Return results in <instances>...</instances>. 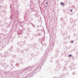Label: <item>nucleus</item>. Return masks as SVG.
I'll use <instances>...</instances> for the list:
<instances>
[{
  "instance_id": "obj_7",
  "label": "nucleus",
  "mask_w": 78,
  "mask_h": 78,
  "mask_svg": "<svg viewBox=\"0 0 78 78\" xmlns=\"http://www.w3.org/2000/svg\"><path fill=\"white\" fill-rule=\"evenodd\" d=\"M33 47H34L35 48V49H38L39 48L36 46V43H33Z\"/></svg>"
},
{
  "instance_id": "obj_15",
  "label": "nucleus",
  "mask_w": 78,
  "mask_h": 78,
  "mask_svg": "<svg viewBox=\"0 0 78 78\" xmlns=\"http://www.w3.org/2000/svg\"><path fill=\"white\" fill-rule=\"evenodd\" d=\"M4 66L5 69H7V68L8 67V65H4Z\"/></svg>"
},
{
  "instance_id": "obj_44",
  "label": "nucleus",
  "mask_w": 78,
  "mask_h": 78,
  "mask_svg": "<svg viewBox=\"0 0 78 78\" xmlns=\"http://www.w3.org/2000/svg\"><path fill=\"white\" fill-rule=\"evenodd\" d=\"M76 56H78V52L76 53Z\"/></svg>"
},
{
  "instance_id": "obj_33",
  "label": "nucleus",
  "mask_w": 78,
  "mask_h": 78,
  "mask_svg": "<svg viewBox=\"0 0 78 78\" xmlns=\"http://www.w3.org/2000/svg\"><path fill=\"white\" fill-rule=\"evenodd\" d=\"M16 66H17V67H19V63H17L16 64Z\"/></svg>"
},
{
  "instance_id": "obj_16",
  "label": "nucleus",
  "mask_w": 78,
  "mask_h": 78,
  "mask_svg": "<svg viewBox=\"0 0 78 78\" xmlns=\"http://www.w3.org/2000/svg\"><path fill=\"white\" fill-rule=\"evenodd\" d=\"M5 46L3 45L2 46H2H0V51L2 50H3V47H4Z\"/></svg>"
},
{
  "instance_id": "obj_55",
  "label": "nucleus",
  "mask_w": 78,
  "mask_h": 78,
  "mask_svg": "<svg viewBox=\"0 0 78 78\" xmlns=\"http://www.w3.org/2000/svg\"><path fill=\"white\" fill-rule=\"evenodd\" d=\"M1 43V39H0V44Z\"/></svg>"
},
{
  "instance_id": "obj_50",
  "label": "nucleus",
  "mask_w": 78,
  "mask_h": 78,
  "mask_svg": "<svg viewBox=\"0 0 78 78\" xmlns=\"http://www.w3.org/2000/svg\"><path fill=\"white\" fill-rule=\"evenodd\" d=\"M71 12H72V11H73V10H72V9H71L70 10Z\"/></svg>"
},
{
  "instance_id": "obj_12",
  "label": "nucleus",
  "mask_w": 78,
  "mask_h": 78,
  "mask_svg": "<svg viewBox=\"0 0 78 78\" xmlns=\"http://www.w3.org/2000/svg\"><path fill=\"white\" fill-rule=\"evenodd\" d=\"M66 76V74H62L61 76V78H65V77Z\"/></svg>"
},
{
  "instance_id": "obj_31",
  "label": "nucleus",
  "mask_w": 78,
  "mask_h": 78,
  "mask_svg": "<svg viewBox=\"0 0 78 78\" xmlns=\"http://www.w3.org/2000/svg\"><path fill=\"white\" fill-rule=\"evenodd\" d=\"M60 20L61 21H62V22H64V20H63V19H62V18H61Z\"/></svg>"
},
{
  "instance_id": "obj_19",
  "label": "nucleus",
  "mask_w": 78,
  "mask_h": 78,
  "mask_svg": "<svg viewBox=\"0 0 78 78\" xmlns=\"http://www.w3.org/2000/svg\"><path fill=\"white\" fill-rule=\"evenodd\" d=\"M34 16H35L36 18H37L38 17V14L37 13L35 14Z\"/></svg>"
},
{
  "instance_id": "obj_49",
  "label": "nucleus",
  "mask_w": 78,
  "mask_h": 78,
  "mask_svg": "<svg viewBox=\"0 0 78 78\" xmlns=\"http://www.w3.org/2000/svg\"><path fill=\"white\" fill-rule=\"evenodd\" d=\"M30 24H31V25H32V26H33L34 25L33 23H30Z\"/></svg>"
},
{
  "instance_id": "obj_21",
  "label": "nucleus",
  "mask_w": 78,
  "mask_h": 78,
  "mask_svg": "<svg viewBox=\"0 0 78 78\" xmlns=\"http://www.w3.org/2000/svg\"><path fill=\"white\" fill-rule=\"evenodd\" d=\"M27 46L28 48H31V45L27 44Z\"/></svg>"
},
{
  "instance_id": "obj_20",
  "label": "nucleus",
  "mask_w": 78,
  "mask_h": 78,
  "mask_svg": "<svg viewBox=\"0 0 78 78\" xmlns=\"http://www.w3.org/2000/svg\"><path fill=\"white\" fill-rule=\"evenodd\" d=\"M19 51H20V50H19V49H16V53H19Z\"/></svg>"
},
{
  "instance_id": "obj_62",
  "label": "nucleus",
  "mask_w": 78,
  "mask_h": 78,
  "mask_svg": "<svg viewBox=\"0 0 78 78\" xmlns=\"http://www.w3.org/2000/svg\"><path fill=\"white\" fill-rule=\"evenodd\" d=\"M50 62H52V60H50Z\"/></svg>"
},
{
  "instance_id": "obj_2",
  "label": "nucleus",
  "mask_w": 78,
  "mask_h": 78,
  "mask_svg": "<svg viewBox=\"0 0 78 78\" xmlns=\"http://www.w3.org/2000/svg\"><path fill=\"white\" fill-rule=\"evenodd\" d=\"M55 40H54V38H52V41H51V44H49V46L48 48V51H49V52H50L51 51H52L53 50V46L55 45Z\"/></svg>"
},
{
  "instance_id": "obj_58",
  "label": "nucleus",
  "mask_w": 78,
  "mask_h": 78,
  "mask_svg": "<svg viewBox=\"0 0 78 78\" xmlns=\"http://www.w3.org/2000/svg\"><path fill=\"white\" fill-rule=\"evenodd\" d=\"M37 26L38 27V28H39V26L37 25Z\"/></svg>"
},
{
  "instance_id": "obj_24",
  "label": "nucleus",
  "mask_w": 78,
  "mask_h": 78,
  "mask_svg": "<svg viewBox=\"0 0 78 78\" xmlns=\"http://www.w3.org/2000/svg\"><path fill=\"white\" fill-rule=\"evenodd\" d=\"M24 50L26 51H29V48H28L26 49H24Z\"/></svg>"
},
{
  "instance_id": "obj_51",
  "label": "nucleus",
  "mask_w": 78,
  "mask_h": 78,
  "mask_svg": "<svg viewBox=\"0 0 78 78\" xmlns=\"http://www.w3.org/2000/svg\"><path fill=\"white\" fill-rule=\"evenodd\" d=\"M27 30H28V31H30V28H28L27 29Z\"/></svg>"
},
{
  "instance_id": "obj_18",
  "label": "nucleus",
  "mask_w": 78,
  "mask_h": 78,
  "mask_svg": "<svg viewBox=\"0 0 78 78\" xmlns=\"http://www.w3.org/2000/svg\"><path fill=\"white\" fill-rule=\"evenodd\" d=\"M22 42H19L17 43V44L18 45H19V46H20V44H22Z\"/></svg>"
},
{
  "instance_id": "obj_59",
  "label": "nucleus",
  "mask_w": 78,
  "mask_h": 78,
  "mask_svg": "<svg viewBox=\"0 0 78 78\" xmlns=\"http://www.w3.org/2000/svg\"><path fill=\"white\" fill-rule=\"evenodd\" d=\"M10 75H11L12 76V73H11Z\"/></svg>"
},
{
  "instance_id": "obj_40",
  "label": "nucleus",
  "mask_w": 78,
  "mask_h": 78,
  "mask_svg": "<svg viewBox=\"0 0 78 78\" xmlns=\"http://www.w3.org/2000/svg\"><path fill=\"white\" fill-rule=\"evenodd\" d=\"M72 56V55L71 54H70L68 56L69 58H70V57H71V56Z\"/></svg>"
},
{
  "instance_id": "obj_63",
  "label": "nucleus",
  "mask_w": 78,
  "mask_h": 78,
  "mask_svg": "<svg viewBox=\"0 0 78 78\" xmlns=\"http://www.w3.org/2000/svg\"><path fill=\"white\" fill-rule=\"evenodd\" d=\"M47 5H45V7H46V8H47Z\"/></svg>"
},
{
  "instance_id": "obj_61",
  "label": "nucleus",
  "mask_w": 78,
  "mask_h": 78,
  "mask_svg": "<svg viewBox=\"0 0 78 78\" xmlns=\"http://www.w3.org/2000/svg\"><path fill=\"white\" fill-rule=\"evenodd\" d=\"M53 78H57V77H53Z\"/></svg>"
},
{
  "instance_id": "obj_27",
  "label": "nucleus",
  "mask_w": 78,
  "mask_h": 78,
  "mask_svg": "<svg viewBox=\"0 0 78 78\" xmlns=\"http://www.w3.org/2000/svg\"><path fill=\"white\" fill-rule=\"evenodd\" d=\"M20 47H23V44L21 43L20 45Z\"/></svg>"
},
{
  "instance_id": "obj_36",
  "label": "nucleus",
  "mask_w": 78,
  "mask_h": 78,
  "mask_svg": "<svg viewBox=\"0 0 78 78\" xmlns=\"http://www.w3.org/2000/svg\"><path fill=\"white\" fill-rule=\"evenodd\" d=\"M23 44H26V41H23Z\"/></svg>"
},
{
  "instance_id": "obj_26",
  "label": "nucleus",
  "mask_w": 78,
  "mask_h": 78,
  "mask_svg": "<svg viewBox=\"0 0 78 78\" xmlns=\"http://www.w3.org/2000/svg\"><path fill=\"white\" fill-rule=\"evenodd\" d=\"M20 52L21 53L23 54V53H24V50H21L20 51Z\"/></svg>"
},
{
  "instance_id": "obj_1",
  "label": "nucleus",
  "mask_w": 78,
  "mask_h": 78,
  "mask_svg": "<svg viewBox=\"0 0 78 78\" xmlns=\"http://www.w3.org/2000/svg\"><path fill=\"white\" fill-rule=\"evenodd\" d=\"M33 67H34V66L27 67L26 68H23V70L22 72H15L14 73V74L16 76V78H19L20 75L21 77H23V76H24L25 75V73H27V70H29V71H31L33 69Z\"/></svg>"
},
{
  "instance_id": "obj_57",
  "label": "nucleus",
  "mask_w": 78,
  "mask_h": 78,
  "mask_svg": "<svg viewBox=\"0 0 78 78\" xmlns=\"http://www.w3.org/2000/svg\"><path fill=\"white\" fill-rule=\"evenodd\" d=\"M72 65H73V66H75V65H74V64H73Z\"/></svg>"
},
{
  "instance_id": "obj_8",
  "label": "nucleus",
  "mask_w": 78,
  "mask_h": 78,
  "mask_svg": "<svg viewBox=\"0 0 78 78\" xmlns=\"http://www.w3.org/2000/svg\"><path fill=\"white\" fill-rule=\"evenodd\" d=\"M9 42V41H8V40H7L4 43L5 44H3V43H2V44L3 45L4 47H5V46H6V45H7L8 44Z\"/></svg>"
},
{
  "instance_id": "obj_46",
  "label": "nucleus",
  "mask_w": 78,
  "mask_h": 78,
  "mask_svg": "<svg viewBox=\"0 0 78 78\" xmlns=\"http://www.w3.org/2000/svg\"><path fill=\"white\" fill-rule=\"evenodd\" d=\"M37 36H41V34H40V33L38 34L37 35Z\"/></svg>"
},
{
  "instance_id": "obj_41",
  "label": "nucleus",
  "mask_w": 78,
  "mask_h": 78,
  "mask_svg": "<svg viewBox=\"0 0 78 78\" xmlns=\"http://www.w3.org/2000/svg\"><path fill=\"white\" fill-rule=\"evenodd\" d=\"M58 40H57L56 41V44H58Z\"/></svg>"
},
{
  "instance_id": "obj_35",
  "label": "nucleus",
  "mask_w": 78,
  "mask_h": 78,
  "mask_svg": "<svg viewBox=\"0 0 78 78\" xmlns=\"http://www.w3.org/2000/svg\"><path fill=\"white\" fill-rule=\"evenodd\" d=\"M12 56L13 58H16V55H12Z\"/></svg>"
},
{
  "instance_id": "obj_6",
  "label": "nucleus",
  "mask_w": 78,
  "mask_h": 78,
  "mask_svg": "<svg viewBox=\"0 0 78 78\" xmlns=\"http://www.w3.org/2000/svg\"><path fill=\"white\" fill-rule=\"evenodd\" d=\"M15 31V28H14L13 27H12V28L10 30V33L11 34H12L13 33V32H14Z\"/></svg>"
},
{
  "instance_id": "obj_28",
  "label": "nucleus",
  "mask_w": 78,
  "mask_h": 78,
  "mask_svg": "<svg viewBox=\"0 0 78 78\" xmlns=\"http://www.w3.org/2000/svg\"><path fill=\"white\" fill-rule=\"evenodd\" d=\"M55 57H58V54L56 53V54L55 55Z\"/></svg>"
},
{
  "instance_id": "obj_13",
  "label": "nucleus",
  "mask_w": 78,
  "mask_h": 78,
  "mask_svg": "<svg viewBox=\"0 0 78 78\" xmlns=\"http://www.w3.org/2000/svg\"><path fill=\"white\" fill-rule=\"evenodd\" d=\"M55 52L58 55L59 53V50L58 49H56V50H55Z\"/></svg>"
},
{
  "instance_id": "obj_48",
  "label": "nucleus",
  "mask_w": 78,
  "mask_h": 78,
  "mask_svg": "<svg viewBox=\"0 0 78 78\" xmlns=\"http://www.w3.org/2000/svg\"><path fill=\"white\" fill-rule=\"evenodd\" d=\"M29 38L31 40L33 39V37H32L31 38H30V37H29Z\"/></svg>"
},
{
  "instance_id": "obj_25",
  "label": "nucleus",
  "mask_w": 78,
  "mask_h": 78,
  "mask_svg": "<svg viewBox=\"0 0 78 78\" xmlns=\"http://www.w3.org/2000/svg\"><path fill=\"white\" fill-rule=\"evenodd\" d=\"M1 66H5V64H3V63L2 62L1 63Z\"/></svg>"
},
{
  "instance_id": "obj_34",
  "label": "nucleus",
  "mask_w": 78,
  "mask_h": 78,
  "mask_svg": "<svg viewBox=\"0 0 78 78\" xmlns=\"http://www.w3.org/2000/svg\"><path fill=\"white\" fill-rule=\"evenodd\" d=\"M24 38L25 39H27V36H25L24 37Z\"/></svg>"
},
{
  "instance_id": "obj_23",
  "label": "nucleus",
  "mask_w": 78,
  "mask_h": 78,
  "mask_svg": "<svg viewBox=\"0 0 78 78\" xmlns=\"http://www.w3.org/2000/svg\"><path fill=\"white\" fill-rule=\"evenodd\" d=\"M0 56H1V57H3L4 55H3L2 53H0Z\"/></svg>"
},
{
  "instance_id": "obj_52",
  "label": "nucleus",
  "mask_w": 78,
  "mask_h": 78,
  "mask_svg": "<svg viewBox=\"0 0 78 78\" xmlns=\"http://www.w3.org/2000/svg\"><path fill=\"white\" fill-rule=\"evenodd\" d=\"M55 71H57V69H55Z\"/></svg>"
},
{
  "instance_id": "obj_32",
  "label": "nucleus",
  "mask_w": 78,
  "mask_h": 78,
  "mask_svg": "<svg viewBox=\"0 0 78 78\" xmlns=\"http://www.w3.org/2000/svg\"><path fill=\"white\" fill-rule=\"evenodd\" d=\"M41 40H42V39H41V38H39V42H41Z\"/></svg>"
},
{
  "instance_id": "obj_56",
  "label": "nucleus",
  "mask_w": 78,
  "mask_h": 78,
  "mask_svg": "<svg viewBox=\"0 0 78 78\" xmlns=\"http://www.w3.org/2000/svg\"><path fill=\"white\" fill-rule=\"evenodd\" d=\"M34 36H35V37H36V35H34Z\"/></svg>"
},
{
  "instance_id": "obj_4",
  "label": "nucleus",
  "mask_w": 78,
  "mask_h": 78,
  "mask_svg": "<svg viewBox=\"0 0 78 78\" xmlns=\"http://www.w3.org/2000/svg\"><path fill=\"white\" fill-rule=\"evenodd\" d=\"M10 63L12 65V66L13 67V68H14L15 66H14V61L13 60H12L10 61Z\"/></svg>"
},
{
  "instance_id": "obj_38",
  "label": "nucleus",
  "mask_w": 78,
  "mask_h": 78,
  "mask_svg": "<svg viewBox=\"0 0 78 78\" xmlns=\"http://www.w3.org/2000/svg\"><path fill=\"white\" fill-rule=\"evenodd\" d=\"M43 49V48H42V47H41L40 48V50H41V51H42Z\"/></svg>"
},
{
  "instance_id": "obj_11",
  "label": "nucleus",
  "mask_w": 78,
  "mask_h": 78,
  "mask_svg": "<svg viewBox=\"0 0 78 78\" xmlns=\"http://www.w3.org/2000/svg\"><path fill=\"white\" fill-rule=\"evenodd\" d=\"M30 56L31 57L29 59L30 60H31V59H32V58L34 57V54L33 53H32L31 54Z\"/></svg>"
},
{
  "instance_id": "obj_37",
  "label": "nucleus",
  "mask_w": 78,
  "mask_h": 78,
  "mask_svg": "<svg viewBox=\"0 0 78 78\" xmlns=\"http://www.w3.org/2000/svg\"><path fill=\"white\" fill-rule=\"evenodd\" d=\"M44 47H46V46H47V44H46V43L44 44Z\"/></svg>"
},
{
  "instance_id": "obj_17",
  "label": "nucleus",
  "mask_w": 78,
  "mask_h": 78,
  "mask_svg": "<svg viewBox=\"0 0 78 78\" xmlns=\"http://www.w3.org/2000/svg\"><path fill=\"white\" fill-rule=\"evenodd\" d=\"M67 33V31L66 30H65L64 32V34L63 36H64L65 34H66Z\"/></svg>"
},
{
  "instance_id": "obj_54",
  "label": "nucleus",
  "mask_w": 78,
  "mask_h": 78,
  "mask_svg": "<svg viewBox=\"0 0 78 78\" xmlns=\"http://www.w3.org/2000/svg\"><path fill=\"white\" fill-rule=\"evenodd\" d=\"M12 46H11V49H12Z\"/></svg>"
},
{
  "instance_id": "obj_3",
  "label": "nucleus",
  "mask_w": 78,
  "mask_h": 78,
  "mask_svg": "<svg viewBox=\"0 0 78 78\" xmlns=\"http://www.w3.org/2000/svg\"><path fill=\"white\" fill-rule=\"evenodd\" d=\"M55 62H56V64H58V66H57V67L58 68V69H61V66L59 64V62L58 61H55Z\"/></svg>"
},
{
  "instance_id": "obj_45",
  "label": "nucleus",
  "mask_w": 78,
  "mask_h": 78,
  "mask_svg": "<svg viewBox=\"0 0 78 78\" xmlns=\"http://www.w3.org/2000/svg\"><path fill=\"white\" fill-rule=\"evenodd\" d=\"M2 31H5V29L2 28Z\"/></svg>"
},
{
  "instance_id": "obj_29",
  "label": "nucleus",
  "mask_w": 78,
  "mask_h": 78,
  "mask_svg": "<svg viewBox=\"0 0 78 78\" xmlns=\"http://www.w3.org/2000/svg\"><path fill=\"white\" fill-rule=\"evenodd\" d=\"M66 69H67V67L65 66L64 68H63V70H66Z\"/></svg>"
},
{
  "instance_id": "obj_60",
  "label": "nucleus",
  "mask_w": 78,
  "mask_h": 78,
  "mask_svg": "<svg viewBox=\"0 0 78 78\" xmlns=\"http://www.w3.org/2000/svg\"><path fill=\"white\" fill-rule=\"evenodd\" d=\"M10 18L11 19H12V17H11V16L10 17Z\"/></svg>"
},
{
  "instance_id": "obj_30",
  "label": "nucleus",
  "mask_w": 78,
  "mask_h": 78,
  "mask_svg": "<svg viewBox=\"0 0 78 78\" xmlns=\"http://www.w3.org/2000/svg\"><path fill=\"white\" fill-rule=\"evenodd\" d=\"M20 61H21V62H22V61H23V58H20Z\"/></svg>"
},
{
  "instance_id": "obj_5",
  "label": "nucleus",
  "mask_w": 78,
  "mask_h": 78,
  "mask_svg": "<svg viewBox=\"0 0 78 78\" xmlns=\"http://www.w3.org/2000/svg\"><path fill=\"white\" fill-rule=\"evenodd\" d=\"M8 54V52L7 51H5V54L4 55V58H7V57H9V55Z\"/></svg>"
},
{
  "instance_id": "obj_64",
  "label": "nucleus",
  "mask_w": 78,
  "mask_h": 78,
  "mask_svg": "<svg viewBox=\"0 0 78 78\" xmlns=\"http://www.w3.org/2000/svg\"><path fill=\"white\" fill-rule=\"evenodd\" d=\"M6 31H6V30H5V32H6Z\"/></svg>"
},
{
  "instance_id": "obj_42",
  "label": "nucleus",
  "mask_w": 78,
  "mask_h": 78,
  "mask_svg": "<svg viewBox=\"0 0 78 78\" xmlns=\"http://www.w3.org/2000/svg\"><path fill=\"white\" fill-rule=\"evenodd\" d=\"M35 26H36V25H34V24L32 26V27H33V28H35Z\"/></svg>"
},
{
  "instance_id": "obj_22",
  "label": "nucleus",
  "mask_w": 78,
  "mask_h": 78,
  "mask_svg": "<svg viewBox=\"0 0 78 78\" xmlns=\"http://www.w3.org/2000/svg\"><path fill=\"white\" fill-rule=\"evenodd\" d=\"M60 5H61L62 6H64V5H65V4H64V2H61L60 3Z\"/></svg>"
},
{
  "instance_id": "obj_53",
  "label": "nucleus",
  "mask_w": 78,
  "mask_h": 78,
  "mask_svg": "<svg viewBox=\"0 0 78 78\" xmlns=\"http://www.w3.org/2000/svg\"><path fill=\"white\" fill-rule=\"evenodd\" d=\"M47 4H48V2H46V5H47Z\"/></svg>"
},
{
  "instance_id": "obj_10",
  "label": "nucleus",
  "mask_w": 78,
  "mask_h": 78,
  "mask_svg": "<svg viewBox=\"0 0 78 78\" xmlns=\"http://www.w3.org/2000/svg\"><path fill=\"white\" fill-rule=\"evenodd\" d=\"M44 41H45V38H44V37H43L42 39L41 40V43L42 45H43L44 44H43L42 42H43Z\"/></svg>"
},
{
  "instance_id": "obj_14",
  "label": "nucleus",
  "mask_w": 78,
  "mask_h": 78,
  "mask_svg": "<svg viewBox=\"0 0 78 78\" xmlns=\"http://www.w3.org/2000/svg\"><path fill=\"white\" fill-rule=\"evenodd\" d=\"M1 73H4V74H5V75L6 74V71H2L1 70L0 71Z\"/></svg>"
},
{
  "instance_id": "obj_9",
  "label": "nucleus",
  "mask_w": 78,
  "mask_h": 78,
  "mask_svg": "<svg viewBox=\"0 0 78 78\" xmlns=\"http://www.w3.org/2000/svg\"><path fill=\"white\" fill-rule=\"evenodd\" d=\"M18 37L19 38H21L22 37V31H21L20 33H18Z\"/></svg>"
},
{
  "instance_id": "obj_47",
  "label": "nucleus",
  "mask_w": 78,
  "mask_h": 78,
  "mask_svg": "<svg viewBox=\"0 0 78 78\" xmlns=\"http://www.w3.org/2000/svg\"><path fill=\"white\" fill-rule=\"evenodd\" d=\"M12 7H11V4H10V8L11 9H12L11 8Z\"/></svg>"
},
{
  "instance_id": "obj_39",
  "label": "nucleus",
  "mask_w": 78,
  "mask_h": 78,
  "mask_svg": "<svg viewBox=\"0 0 78 78\" xmlns=\"http://www.w3.org/2000/svg\"><path fill=\"white\" fill-rule=\"evenodd\" d=\"M72 74L73 75H75V72L73 73Z\"/></svg>"
},
{
  "instance_id": "obj_43",
  "label": "nucleus",
  "mask_w": 78,
  "mask_h": 78,
  "mask_svg": "<svg viewBox=\"0 0 78 78\" xmlns=\"http://www.w3.org/2000/svg\"><path fill=\"white\" fill-rule=\"evenodd\" d=\"M74 42V41H72L70 43H71V44H73V42Z\"/></svg>"
}]
</instances>
